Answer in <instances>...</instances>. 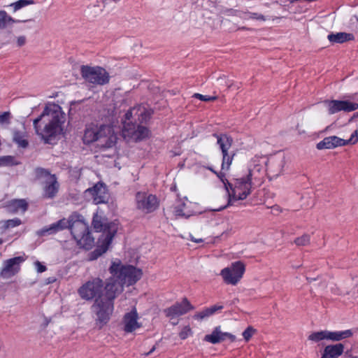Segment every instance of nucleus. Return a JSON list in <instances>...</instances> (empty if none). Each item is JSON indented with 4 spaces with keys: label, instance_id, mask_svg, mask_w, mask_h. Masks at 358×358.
<instances>
[{
    "label": "nucleus",
    "instance_id": "f704fd0d",
    "mask_svg": "<svg viewBox=\"0 0 358 358\" xmlns=\"http://www.w3.org/2000/svg\"><path fill=\"white\" fill-rule=\"evenodd\" d=\"M310 236L308 234H303L294 240V243L298 246L307 245L310 243Z\"/></svg>",
    "mask_w": 358,
    "mask_h": 358
},
{
    "label": "nucleus",
    "instance_id": "dca6fc26",
    "mask_svg": "<svg viewBox=\"0 0 358 358\" xmlns=\"http://www.w3.org/2000/svg\"><path fill=\"white\" fill-rule=\"evenodd\" d=\"M324 103L331 115L340 111L351 112L358 108L357 103L350 101L331 100L326 101Z\"/></svg>",
    "mask_w": 358,
    "mask_h": 358
},
{
    "label": "nucleus",
    "instance_id": "f8f14e48",
    "mask_svg": "<svg viewBox=\"0 0 358 358\" xmlns=\"http://www.w3.org/2000/svg\"><path fill=\"white\" fill-rule=\"evenodd\" d=\"M24 261L25 258L22 256L3 261L0 271V278L2 279H9L15 276L20 271L21 264Z\"/></svg>",
    "mask_w": 358,
    "mask_h": 358
},
{
    "label": "nucleus",
    "instance_id": "a19ab883",
    "mask_svg": "<svg viewBox=\"0 0 358 358\" xmlns=\"http://www.w3.org/2000/svg\"><path fill=\"white\" fill-rule=\"evenodd\" d=\"M193 97L197 98L199 100L203 101H214L216 99V96H206V95H203V94H201L199 93H195L193 95Z\"/></svg>",
    "mask_w": 358,
    "mask_h": 358
},
{
    "label": "nucleus",
    "instance_id": "7c9ffc66",
    "mask_svg": "<svg viewBox=\"0 0 358 358\" xmlns=\"http://www.w3.org/2000/svg\"><path fill=\"white\" fill-rule=\"evenodd\" d=\"M112 223H116L118 225V224L116 222H112ZM110 224H111V222L102 224L100 221H98V220L94 219V220H93L94 228L98 231H103V234L101 235V238H100V240L101 239L104 240V238L106 237V235L107 234L108 226Z\"/></svg>",
    "mask_w": 358,
    "mask_h": 358
},
{
    "label": "nucleus",
    "instance_id": "1a4fd4ad",
    "mask_svg": "<svg viewBox=\"0 0 358 358\" xmlns=\"http://www.w3.org/2000/svg\"><path fill=\"white\" fill-rule=\"evenodd\" d=\"M213 136L217 139V144L222 152V169L228 170L235 156L234 152L229 151L233 143V138L226 134H213Z\"/></svg>",
    "mask_w": 358,
    "mask_h": 358
},
{
    "label": "nucleus",
    "instance_id": "9d476101",
    "mask_svg": "<svg viewBox=\"0 0 358 358\" xmlns=\"http://www.w3.org/2000/svg\"><path fill=\"white\" fill-rule=\"evenodd\" d=\"M245 265L241 261L231 263L230 266L222 269L220 275L224 281L229 285H236L243 278Z\"/></svg>",
    "mask_w": 358,
    "mask_h": 358
},
{
    "label": "nucleus",
    "instance_id": "f03ea898",
    "mask_svg": "<svg viewBox=\"0 0 358 358\" xmlns=\"http://www.w3.org/2000/svg\"><path fill=\"white\" fill-rule=\"evenodd\" d=\"M66 114L60 106L48 103L43 113L34 120L36 134L45 143H50L64 133Z\"/></svg>",
    "mask_w": 358,
    "mask_h": 358
},
{
    "label": "nucleus",
    "instance_id": "a211bd4d",
    "mask_svg": "<svg viewBox=\"0 0 358 358\" xmlns=\"http://www.w3.org/2000/svg\"><path fill=\"white\" fill-rule=\"evenodd\" d=\"M229 339L231 342H234L236 339V336L229 332H223L220 326L215 327L211 334H206L203 341L211 344H217Z\"/></svg>",
    "mask_w": 358,
    "mask_h": 358
},
{
    "label": "nucleus",
    "instance_id": "c756f323",
    "mask_svg": "<svg viewBox=\"0 0 358 358\" xmlns=\"http://www.w3.org/2000/svg\"><path fill=\"white\" fill-rule=\"evenodd\" d=\"M174 215L176 217L187 218L190 216L189 211L186 210V203L180 201L174 208Z\"/></svg>",
    "mask_w": 358,
    "mask_h": 358
},
{
    "label": "nucleus",
    "instance_id": "20e7f679",
    "mask_svg": "<svg viewBox=\"0 0 358 358\" xmlns=\"http://www.w3.org/2000/svg\"><path fill=\"white\" fill-rule=\"evenodd\" d=\"M69 229L78 245L86 250L91 249L94 243L88 224L82 215L74 213L70 215Z\"/></svg>",
    "mask_w": 358,
    "mask_h": 358
},
{
    "label": "nucleus",
    "instance_id": "ddd939ff",
    "mask_svg": "<svg viewBox=\"0 0 358 358\" xmlns=\"http://www.w3.org/2000/svg\"><path fill=\"white\" fill-rule=\"evenodd\" d=\"M117 132L109 125H102L99 127V136L97 145L104 148H109L115 145L117 142Z\"/></svg>",
    "mask_w": 358,
    "mask_h": 358
},
{
    "label": "nucleus",
    "instance_id": "b1692460",
    "mask_svg": "<svg viewBox=\"0 0 358 358\" xmlns=\"http://www.w3.org/2000/svg\"><path fill=\"white\" fill-rule=\"evenodd\" d=\"M13 141L19 147L26 148L29 142L27 140V134L24 129L19 130L13 129L12 130Z\"/></svg>",
    "mask_w": 358,
    "mask_h": 358
},
{
    "label": "nucleus",
    "instance_id": "bb28decb",
    "mask_svg": "<svg viewBox=\"0 0 358 358\" xmlns=\"http://www.w3.org/2000/svg\"><path fill=\"white\" fill-rule=\"evenodd\" d=\"M27 20H19L13 18L5 10H0V29H6L8 26L19 22H24Z\"/></svg>",
    "mask_w": 358,
    "mask_h": 358
},
{
    "label": "nucleus",
    "instance_id": "cd10ccee",
    "mask_svg": "<svg viewBox=\"0 0 358 358\" xmlns=\"http://www.w3.org/2000/svg\"><path fill=\"white\" fill-rule=\"evenodd\" d=\"M354 36L352 34L339 32L336 34H331L328 35V39L332 43H341L348 41L352 40Z\"/></svg>",
    "mask_w": 358,
    "mask_h": 358
},
{
    "label": "nucleus",
    "instance_id": "37998d69",
    "mask_svg": "<svg viewBox=\"0 0 358 358\" xmlns=\"http://www.w3.org/2000/svg\"><path fill=\"white\" fill-rule=\"evenodd\" d=\"M191 334V329L189 327H185L179 334L181 339H186Z\"/></svg>",
    "mask_w": 358,
    "mask_h": 358
},
{
    "label": "nucleus",
    "instance_id": "2f4dec72",
    "mask_svg": "<svg viewBox=\"0 0 358 358\" xmlns=\"http://www.w3.org/2000/svg\"><path fill=\"white\" fill-rule=\"evenodd\" d=\"M308 339L315 342L327 340V330L313 332L308 336Z\"/></svg>",
    "mask_w": 358,
    "mask_h": 358
},
{
    "label": "nucleus",
    "instance_id": "c85d7f7f",
    "mask_svg": "<svg viewBox=\"0 0 358 358\" xmlns=\"http://www.w3.org/2000/svg\"><path fill=\"white\" fill-rule=\"evenodd\" d=\"M8 207L13 212H25L27 209V203L24 199H14L10 201Z\"/></svg>",
    "mask_w": 358,
    "mask_h": 358
},
{
    "label": "nucleus",
    "instance_id": "8fccbe9b",
    "mask_svg": "<svg viewBox=\"0 0 358 358\" xmlns=\"http://www.w3.org/2000/svg\"><path fill=\"white\" fill-rule=\"evenodd\" d=\"M191 240L195 243H201L203 241V240L201 238H194L193 237L191 236Z\"/></svg>",
    "mask_w": 358,
    "mask_h": 358
},
{
    "label": "nucleus",
    "instance_id": "6e6d98bb",
    "mask_svg": "<svg viewBox=\"0 0 358 358\" xmlns=\"http://www.w3.org/2000/svg\"><path fill=\"white\" fill-rule=\"evenodd\" d=\"M353 358H358V357H353Z\"/></svg>",
    "mask_w": 358,
    "mask_h": 358
},
{
    "label": "nucleus",
    "instance_id": "4be33fe9",
    "mask_svg": "<svg viewBox=\"0 0 358 358\" xmlns=\"http://www.w3.org/2000/svg\"><path fill=\"white\" fill-rule=\"evenodd\" d=\"M345 145V139L341 138L336 136H331L324 138L320 141L316 148L318 150L334 149L336 147Z\"/></svg>",
    "mask_w": 358,
    "mask_h": 358
},
{
    "label": "nucleus",
    "instance_id": "09e8293b",
    "mask_svg": "<svg viewBox=\"0 0 358 358\" xmlns=\"http://www.w3.org/2000/svg\"><path fill=\"white\" fill-rule=\"evenodd\" d=\"M156 350V346L154 345L148 352L144 354L145 356H148L152 354Z\"/></svg>",
    "mask_w": 358,
    "mask_h": 358
},
{
    "label": "nucleus",
    "instance_id": "72a5a7b5",
    "mask_svg": "<svg viewBox=\"0 0 358 358\" xmlns=\"http://www.w3.org/2000/svg\"><path fill=\"white\" fill-rule=\"evenodd\" d=\"M34 3L33 0H19L10 4V6L13 8L14 11H17L19 9Z\"/></svg>",
    "mask_w": 358,
    "mask_h": 358
},
{
    "label": "nucleus",
    "instance_id": "0eeeda50",
    "mask_svg": "<svg viewBox=\"0 0 358 358\" xmlns=\"http://www.w3.org/2000/svg\"><path fill=\"white\" fill-rule=\"evenodd\" d=\"M80 73L84 80L96 85H103L109 82V74L102 67L82 66Z\"/></svg>",
    "mask_w": 358,
    "mask_h": 358
},
{
    "label": "nucleus",
    "instance_id": "c03bdc74",
    "mask_svg": "<svg viewBox=\"0 0 358 358\" xmlns=\"http://www.w3.org/2000/svg\"><path fill=\"white\" fill-rule=\"evenodd\" d=\"M209 310L210 315H213L216 313L217 311L221 310L223 309V306L222 305H215L211 307L207 308Z\"/></svg>",
    "mask_w": 358,
    "mask_h": 358
},
{
    "label": "nucleus",
    "instance_id": "5701e85b",
    "mask_svg": "<svg viewBox=\"0 0 358 358\" xmlns=\"http://www.w3.org/2000/svg\"><path fill=\"white\" fill-rule=\"evenodd\" d=\"M344 352V345L336 343L327 345L321 358H338Z\"/></svg>",
    "mask_w": 358,
    "mask_h": 358
},
{
    "label": "nucleus",
    "instance_id": "412c9836",
    "mask_svg": "<svg viewBox=\"0 0 358 358\" xmlns=\"http://www.w3.org/2000/svg\"><path fill=\"white\" fill-rule=\"evenodd\" d=\"M138 315L136 309L125 314L124 317V330L127 333H131L141 327L138 322Z\"/></svg>",
    "mask_w": 358,
    "mask_h": 358
},
{
    "label": "nucleus",
    "instance_id": "473e14b6",
    "mask_svg": "<svg viewBox=\"0 0 358 358\" xmlns=\"http://www.w3.org/2000/svg\"><path fill=\"white\" fill-rule=\"evenodd\" d=\"M2 224V228L7 229L9 228H13L20 225L22 224V222L20 219L15 217L14 219L3 221Z\"/></svg>",
    "mask_w": 358,
    "mask_h": 358
},
{
    "label": "nucleus",
    "instance_id": "5fc2aeb1",
    "mask_svg": "<svg viewBox=\"0 0 358 358\" xmlns=\"http://www.w3.org/2000/svg\"><path fill=\"white\" fill-rule=\"evenodd\" d=\"M355 115L358 117V113H357Z\"/></svg>",
    "mask_w": 358,
    "mask_h": 358
},
{
    "label": "nucleus",
    "instance_id": "603ef678",
    "mask_svg": "<svg viewBox=\"0 0 358 358\" xmlns=\"http://www.w3.org/2000/svg\"><path fill=\"white\" fill-rule=\"evenodd\" d=\"M208 169H209V170H210L211 171H213V172L215 173V172L213 170V169H212V168H208Z\"/></svg>",
    "mask_w": 358,
    "mask_h": 358
},
{
    "label": "nucleus",
    "instance_id": "9b49d317",
    "mask_svg": "<svg viewBox=\"0 0 358 358\" xmlns=\"http://www.w3.org/2000/svg\"><path fill=\"white\" fill-rule=\"evenodd\" d=\"M266 160L262 157H255L248 165V173L245 177L254 183L259 182L264 177L266 171Z\"/></svg>",
    "mask_w": 358,
    "mask_h": 358
},
{
    "label": "nucleus",
    "instance_id": "79ce46f5",
    "mask_svg": "<svg viewBox=\"0 0 358 358\" xmlns=\"http://www.w3.org/2000/svg\"><path fill=\"white\" fill-rule=\"evenodd\" d=\"M345 145L348 144H355L358 141V131H355L348 140H345Z\"/></svg>",
    "mask_w": 358,
    "mask_h": 358
},
{
    "label": "nucleus",
    "instance_id": "a18cd8bd",
    "mask_svg": "<svg viewBox=\"0 0 358 358\" xmlns=\"http://www.w3.org/2000/svg\"><path fill=\"white\" fill-rule=\"evenodd\" d=\"M35 266L37 272L43 273L46 271V266L43 265L40 262L37 261L35 262Z\"/></svg>",
    "mask_w": 358,
    "mask_h": 358
},
{
    "label": "nucleus",
    "instance_id": "7ed1b4c3",
    "mask_svg": "<svg viewBox=\"0 0 358 358\" xmlns=\"http://www.w3.org/2000/svg\"><path fill=\"white\" fill-rule=\"evenodd\" d=\"M151 111L147 110L144 106L139 105L128 110L124 115L122 121L123 127L122 135L124 139L141 141L148 136V129L142 125L136 124L146 122L151 116Z\"/></svg>",
    "mask_w": 358,
    "mask_h": 358
},
{
    "label": "nucleus",
    "instance_id": "aec40b11",
    "mask_svg": "<svg viewBox=\"0 0 358 358\" xmlns=\"http://www.w3.org/2000/svg\"><path fill=\"white\" fill-rule=\"evenodd\" d=\"M70 216L68 219L63 218L59 221L52 223L49 227H46L38 231L40 236H45L46 234H54L64 229L69 228L70 225Z\"/></svg>",
    "mask_w": 358,
    "mask_h": 358
},
{
    "label": "nucleus",
    "instance_id": "393cba45",
    "mask_svg": "<svg viewBox=\"0 0 358 358\" xmlns=\"http://www.w3.org/2000/svg\"><path fill=\"white\" fill-rule=\"evenodd\" d=\"M99 128L95 127H90L86 128L83 136V141L85 143L90 144L92 142L99 141Z\"/></svg>",
    "mask_w": 358,
    "mask_h": 358
},
{
    "label": "nucleus",
    "instance_id": "c9c22d12",
    "mask_svg": "<svg viewBox=\"0 0 358 358\" xmlns=\"http://www.w3.org/2000/svg\"><path fill=\"white\" fill-rule=\"evenodd\" d=\"M210 316H211V315H210V314L209 313V310H208V309L207 308H206L203 310L196 313L194 315V318L196 319V320H204L206 318L209 317Z\"/></svg>",
    "mask_w": 358,
    "mask_h": 358
},
{
    "label": "nucleus",
    "instance_id": "e433bc0d",
    "mask_svg": "<svg viewBox=\"0 0 358 358\" xmlns=\"http://www.w3.org/2000/svg\"><path fill=\"white\" fill-rule=\"evenodd\" d=\"M11 114L10 112H3L0 114V124L8 125L10 123Z\"/></svg>",
    "mask_w": 358,
    "mask_h": 358
},
{
    "label": "nucleus",
    "instance_id": "6e6552de",
    "mask_svg": "<svg viewBox=\"0 0 358 358\" xmlns=\"http://www.w3.org/2000/svg\"><path fill=\"white\" fill-rule=\"evenodd\" d=\"M103 282L99 278H94L83 284L78 290L79 296L86 301L104 296Z\"/></svg>",
    "mask_w": 358,
    "mask_h": 358
},
{
    "label": "nucleus",
    "instance_id": "4d7b16f0",
    "mask_svg": "<svg viewBox=\"0 0 358 358\" xmlns=\"http://www.w3.org/2000/svg\"><path fill=\"white\" fill-rule=\"evenodd\" d=\"M357 21H358V17L357 18Z\"/></svg>",
    "mask_w": 358,
    "mask_h": 358
},
{
    "label": "nucleus",
    "instance_id": "58836bf2",
    "mask_svg": "<svg viewBox=\"0 0 358 358\" xmlns=\"http://www.w3.org/2000/svg\"><path fill=\"white\" fill-rule=\"evenodd\" d=\"M255 332V329H253L252 327H248L242 334L244 339L245 341H248L254 333Z\"/></svg>",
    "mask_w": 358,
    "mask_h": 358
},
{
    "label": "nucleus",
    "instance_id": "423d86ee",
    "mask_svg": "<svg viewBox=\"0 0 358 358\" xmlns=\"http://www.w3.org/2000/svg\"><path fill=\"white\" fill-rule=\"evenodd\" d=\"M36 177L43 186V195L46 199L54 198L59 190V185L55 174H51L47 169L37 168L35 169Z\"/></svg>",
    "mask_w": 358,
    "mask_h": 358
},
{
    "label": "nucleus",
    "instance_id": "f3484780",
    "mask_svg": "<svg viewBox=\"0 0 358 358\" xmlns=\"http://www.w3.org/2000/svg\"><path fill=\"white\" fill-rule=\"evenodd\" d=\"M194 309L189 301L184 298L180 303H176L164 310L166 317L171 319L186 314L190 310Z\"/></svg>",
    "mask_w": 358,
    "mask_h": 358
},
{
    "label": "nucleus",
    "instance_id": "3c124183",
    "mask_svg": "<svg viewBox=\"0 0 358 358\" xmlns=\"http://www.w3.org/2000/svg\"><path fill=\"white\" fill-rule=\"evenodd\" d=\"M215 175H217V176H218L220 178V176H221V178H222V179H224V182H226V180H227V179L224 178V175H223L222 173H219V174H217V173H216V172H215Z\"/></svg>",
    "mask_w": 358,
    "mask_h": 358
},
{
    "label": "nucleus",
    "instance_id": "39448f33",
    "mask_svg": "<svg viewBox=\"0 0 358 358\" xmlns=\"http://www.w3.org/2000/svg\"><path fill=\"white\" fill-rule=\"evenodd\" d=\"M220 180L224 185V187L228 193V205H232L233 202L238 200H244L251 193V188L253 182L245 176H241L236 178L233 182H229L222 179Z\"/></svg>",
    "mask_w": 358,
    "mask_h": 358
},
{
    "label": "nucleus",
    "instance_id": "a878e982",
    "mask_svg": "<svg viewBox=\"0 0 358 358\" xmlns=\"http://www.w3.org/2000/svg\"><path fill=\"white\" fill-rule=\"evenodd\" d=\"M352 334L353 333L350 329L337 331H327V340L332 341H339L343 339L351 337Z\"/></svg>",
    "mask_w": 358,
    "mask_h": 358
},
{
    "label": "nucleus",
    "instance_id": "6ab92c4d",
    "mask_svg": "<svg viewBox=\"0 0 358 358\" xmlns=\"http://www.w3.org/2000/svg\"><path fill=\"white\" fill-rule=\"evenodd\" d=\"M85 193L92 196L93 201L96 204L106 203L108 199L106 187L101 182H98L92 187L88 188Z\"/></svg>",
    "mask_w": 358,
    "mask_h": 358
},
{
    "label": "nucleus",
    "instance_id": "13d9d810",
    "mask_svg": "<svg viewBox=\"0 0 358 358\" xmlns=\"http://www.w3.org/2000/svg\"><path fill=\"white\" fill-rule=\"evenodd\" d=\"M352 358H353V357H352Z\"/></svg>",
    "mask_w": 358,
    "mask_h": 358
},
{
    "label": "nucleus",
    "instance_id": "4468645a",
    "mask_svg": "<svg viewBox=\"0 0 358 358\" xmlns=\"http://www.w3.org/2000/svg\"><path fill=\"white\" fill-rule=\"evenodd\" d=\"M136 201L137 208L146 213L154 211L158 206L157 197L145 192H138Z\"/></svg>",
    "mask_w": 358,
    "mask_h": 358
},
{
    "label": "nucleus",
    "instance_id": "864d4df0",
    "mask_svg": "<svg viewBox=\"0 0 358 358\" xmlns=\"http://www.w3.org/2000/svg\"><path fill=\"white\" fill-rule=\"evenodd\" d=\"M3 243L2 239L0 238V245Z\"/></svg>",
    "mask_w": 358,
    "mask_h": 358
},
{
    "label": "nucleus",
    "instance_id": "4c0bfd02",
    "mask_svg": "<svg viewBox=\"0 0 358 358\" xmlns=\"http://www.w3.org/2000/svg\"><path fill=\"white\" fill-rule=\"evenodd\" d=\"M247 15V17L245 18L247 19H253V20H262L265 21L267 20V17L264 15L257 13H245Z\"/></svg>",
    "mask_w": 358,
    "mask_h": 358
},
{
    "label": "nucleus",
    "instance_id": "2eb2a0df",
    "mask_svg": "<svg viewBox=\"0 0 358 358\" xmlns=\"http://www.w3.org/2000/svg\"><path fill=\"white\" fill-rule=\"evenodd\" d=\"M117 231V224L116 223H111L108 226V231L104 238V240H102L101 244L99 246L96 250H94L92 252H91L90 256V260H94L100 257L102 254L105 253L112 242L113 237L115 236L116 232Z\"/></svg>",
    "mask_w": 358,
    "mask_h": 358
},
{
    "label": "nucleus",
    "instance_id": "49530a36",
    "mask_svg": "<svg viewBox=\"0 0 358 358\" xmlns=\"http://www.w3.org/2000/svg\"><path fill=\"white\" fill-rule=\"evenodd\" d=\"M284 164H285V162H284L283 159H281L278 162V165L280 167V170L278 171H277V173H275V171H273V173H274L273 176H278L282 173V168L284 166Z\"/></svg>",
    "mask_w": 358,
    "mask_h": 358
},
{
    "label": "nucleus",
    "instance_id": "ea45409f",
    "mask_svg": "<svg viewBox=\"0 0 358 358\" xmlns=\"http://www.w3.org/2000/svg\"><path fill=\"white\" fill-rule=\"evenodd\" d=\"M14 158L11 156H3L0 157V166L13 164Z\"/></svg>",
    "mask_w": 358,
    "mask_h": 358
},
{
    "label": "nucleus",
    "instance_id": "f257e3e1",
    "mask_svg": "<svg viewBox=\"0 0 358 358\" xmlns=\"http://www.w3.org/2000/svg\"><path fill=\"white\" fill-rule=\"evenodd\" d=\"M109 271L111 277L107 280L104 287V296L97 297L91 306L99 328L110 320L114 310V299L123 291L124 285H132L142 276L141 269L123 264L119 259L112 262Z\"/></svg>",
    "mask_w": 358,
    "mask_h": 358
},
{
    "label": "nucleus",
    "instance_id": "de8ad7c7",
    "mask_svg": "<svg viewBox=\"0 0 358 358\" xmlns=\"http://www.w3.org/2000/svg\"><path fill=\"white\" fill-rule=\"evenodd\" d=\"M26 43V37L24 36H18L17 38V45L19 47L23 46Z\"/></svg>",
    "mask_w": 358,
    "mask_h": 358
}]
</instances>
